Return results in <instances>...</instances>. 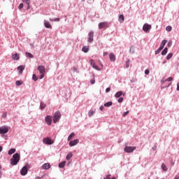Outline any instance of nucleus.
<instances>
[{
	"label": "nucleus",
	"mask_w": 179,
	"mask_h": 179,
	"mask_svg": "<svg viewBox=\"0 0 179 179\" xmlns=\"http://www.w3.org/2000/svg\"><path fill=\"white\" fill-rule=\"evenodd\" d=\"M113 106V103L111 101L107 102L104 104V107H111Z\"/></svg>",
	"instance_id": "30"
},
{
	"label": "nucleus",
	"mask_w": 179,
	"mask_h": 179,
	"mask_svg": "<svg viewBox=\"0 0 179 179\" xmlns=\"http://www.w3.org/2000/svg\"><path fill=\"white\" fill-rule=\"evenodd\" d=\"M172 44H173V41H169V43H168V47H171Z\"/></svg>",
	"instance_id": "43"
},
{
	"label": "nucleus",
	"mask_w": 179,
	"mask_h": 179,
	"mask_svg": "<svg viewBox=\"0 0 179 179\" xmlns=\"http://www.w3.org/2000/svg\"><path fill=\"white\" fill-rule=\"evenodd\" d=\"M22 8H23V3H20V5H19V6H18V9H22Z\"/></svg>",
	"instance_id": "44"
},
{
	"label": "nucleus",
	"mask_w": 179,
	"mask_h": 179,
	"mask_svg": "<svg viewBox=\"0 0 179 179\" xmlns=\"http://www.w3.org/2000/svg\"><path fill=\"white\" fill-rule=\"evenodd\" d=\"M0 169H1V166H0Z\"/></svg>",
	"instance_id": "62"
},
{
	"label": "nucleus",
	"mask_w": 179,
	"mask_h": 179,
	"mask_svg": "<svg viewBox=\"0 0 179 179\" xmlns=\"http://www.w3.org/2000/svg\"><path fill=\"white\" fill-rule=\"evenodd\" d=\"M59 20H60L59 17H57L54 20V22H59Z\"/></svg>",
	"instance_id": "47"
},
{
	"label": "nucleus",
	"mask_w": 179,
	"mask_h": 179,
	"mask_svg": "<svg viewBox=\"0 0 179 179\" xmlns=\"http://www.w3.org/2000/svg\"><path fill=\"white\" fill-rule=\"evenodd\" d=\"M95 82H96V80H95L94 79H92V80H91L92 85H94Z\"/></svg>",
	"instance_id": "48"
},
{
	"label": "nucleus",
	"mask_w": 179,
	"mask_h": 179,
	"mask_svg": "<svg viewBox=\"0 0 179 179\" xmlns=\"http://www.w3.org/2000/svg\"><path fill=\"white\" fill-rule=\"evenodd\" d=\"M177 90L179 91V82L177 83Z\"/></svg>",
	"instance_id": "51"
},
{
	"label": "nucleus",
	"mask_w": 179,
	"mask_h": 179,
	"mask_svg": "<svg viewBox=\"0 0 179 179\" xmlns=\"http://www.w3.org/2000/svg\"><path fill=\"white\" fill-rule=\"evenodd\" d=\"M25 55L26 57H28L29 58H34V55H33L30 52H25Z\"/></svg>",
	"instance_id": "25"
},
{
	"label": "nucleus",
	"mask_w": 179,
	"mask_h": 179,
	"mask_svg": "<svg viewBox=\"0 0 179 179\" xmlns=\"http://www.w3.org/2000/svg\"><path fill=\"white\" fill-rule=\"evenodd\" d=\"M90 62L91 66H92L94 69H96V71H100V69H99V66L96 65V63L94 62V60L93 59H91L90 60Z\"/></svg>",
	"instance_id": "10"
},
{
	"label": "nucleus",
	"mask_w": 179,
	"mask_h": 179,
	"mask_svg": "<svg viewBox=\"0 0 179 179\" xmlns=\"http://www.w3.org/2000/svg\"><path fill=\"white\" fill-rule=\"evenodd\" d=\"M166 31H171L172 28H171V26H167V27H166Z\"/></svg>",
	"instance_id": "37"
},
{
	"label": "nucleus",
	"mask_w": 179,
	"mask_h": 179,
	"mask_svg": "<svg viewBox=\"0 0 179 179\" xmlns=\"http://www.w3.org/2000/svg\"><path fill=\"white\" fill-rule=\"evenodd\" d=\"M35 179H41V178L40 176H36Z\"/></svg>",
	"instance_id": "54"
},
{
	"label": "nucleus",
	"mask_w": 179,
	"mask_h": 179,
	"mask_svg": "<svg viewBox=\"0 0 179 179\" xmlns=\"http://www.w3.org/2000/svg\"><path fill=\"white\" fill-rule=\"evenodd\" d=\"M65 164H66V162L63 161L59 164V167L60 169H64L65 167Z\"/></svg>",
	"instance_id": "20"
},
{
	"label": "nucleus",
	"mask_w": 179,
	"mask_h": 179,
	"mask_svg": "<svg viewBox=\"0 0 179 179\" xmlns=\"http://www.w3.org/2000/svg\"><path fill=\"white\" fill-rule=\"evenodd\" d=\"M0 152H2V147L0 146Z\"/></svg>",
	"instance_id": "58"
},
{
	"label": "nucleus",
	"mask_w": 179,
	"mask_h": 179,
	"mask_svg": "<svg viewBox=\"0 0 179 179\" xmlns=\"http://www.w3.org/2000/svg\"><path fill=\"white\" fill-rule=\"evenodd\" d=\"M3 117H4V118H5V117H6V115H3Z\"/></svg>",
	"instance_id": "60"
},
{
	"label": "nucleus",
	"mask_w": 179,
	"mask_h": 179,
	"mask_svg": "<svg viewBox=\"0 0 179 179\" xmlns=\"http://www.w3.org/2000/svg\"><path fill=\"white\" fill-rule=\"evenodd\" d=\"M44 26L46 29H52V25L47 20H44Z\"/></svg>",
	"instance_id": "13"
},
{
	"label": "nucleus",
	"mask_w": 179,
	"mask_h": 179,
	"mask_svg": "<svg viewBox=\"0 0 179 179\" xmlns=\"http://www.w3.org/2000/svg\"><path fill=\"white\" fill-rule=\"evenodd\" d=\"M32 78L34 82H37V80H38V78H37V76H36V74H33Z\"/></svg>",
	"instance_id": "35"
},
{
	"label": "nucleus",
	"mask_w": 179,
	"mask_h": 179,
	"mask_svg": "<svg viewBox=\"0 0 179 179\" xmlns=\"http://www.w3.org/2000/svg\"><path fill=\"white\" fill-rule=\"evenodd\" d=\"M38 71L41 76H39V79H43L45 76V67L44 66H38Z\"/></svg>",
	"instance_id": "2"
},
{
	"label": "nucleus",
	"mask_w": 179,
	"mask_h": 179,
	"mask_svg": "<svg viewBox=\"0 0 179 179\" xmlns=\"http://www.w3.org/2000/svg\"><path fill=\"white\" fill-rule=\"evenodd\" d=\"M75 137V133H71L69 137H68V141H72V139Z\"/></svg>",
	"instance_id": "22"
},
{
	"label": "nucleus",
	"mask_w": 179,
	"mask_h": 179,
	"mask_svg": "<svg viewBox=\"0 0 179 179\" xmlns=\"http://www.w3.org/2000/svg\"><path fill=\"white\" fill-rule=\"evenodd\" d=\"M122 101H124V98L120 97L118 99V103H122Z\"/></svg>",
	"instance_id": "42"
},
{
	"label": "nucleus",
	"mask_w": 179,
	"mask_h": 179,
	"mask_svg": "<svg viewBox=\"0 0 179 179\" xmlns=\"http://www.w3.org/2000/svg\"><path fill=\"white\" fill-rule=\"evenodd\" d=\"M29 171V169H27V165L24 166L20 171L21 176H26Z\"/></svg>",
	"instance_id": "11"
},
{
	"label": "nucleus",
	"mask_w": 179,
	"mask_h": 179,
	"mask_svg": "<svg viewBox=\"0 0 179 179\" xmlns=\"http://www.w3.org/2000/svg\"><path fill=\"white\" fill-rule=\"evenodd\" d=\"M41 110H44V108H45V107H47V104L44 103L43 102H41Z\"/></svg>",
	"instance_id": "27"
},
{
	"label": "nucleus",
	"mask_w": 179,
	"mask_h": 179,
	"mask_svg": "<svg viewBox=\"0 0 179 179\" xmlns=\"http://www.w3.org/2000/svg\"><path fill=\"white\" fill-rule=\"evenodd\" d=\"M8 131H9V129L6 126H3L0 127V134H8Z\"/></svg>",
	"instance_id": "7"
},
{
	"label": "nucleus",
	"mask_w": 179,
	"mask_h": 179,
	"mask_svg": "<svg viewBox=\"0 0 179 179\" xmlns=\"http://www.w3.org/2000/svg\"><path fill=\"white\" fill-rule=\"evenodd\" d=\"M145 75H149V70H148V69H146V70L145 71Z\"/></svg>",
	"instance_id": "46"
},
{
	"label": "nucleus",
	"mask_w": 179,
	"mask_h": 179,
	"mask_svg": "<svg viewBox=\"0 0 179 179\" xmlns=\"http://www.w3.org/2000/svg\"><path fill=\"white\" fill-rule=\"evenodd\" d=\"M171 85V83L168 85V87Z\"/></svg>",
	"instance_id": "59"
},
{
	"label": "nucleus",
	"mask_w": 179,
	"mask_h": 179,
	"mask_svg": "<svg viewBox=\"0 0 179 179\" xmlns=\"http://www.w3.org/2000/svg\"><path fill=\"white\" fill-rule=\"evenodd\" d=\"M108 54V52H103V57H106V55H107Z\"/></svg>",
	"instance_id": "52"
},
{
	"label": "nucleus",
	"mask_w": 179,
	"mask_h": 179,
	"mask_svg": "<svg viewBox=\"0 0 179 179\" xmlns=\"http://www.w3.org/2000/svg\"><path fill=\"white\" fill-rule=\"evenodd\" d=\"M43 143H45V145H52V143H54V141H52V140H51V138H43Z\"/></svg>",
	"instance_id": "12"
},
{
	"label": "nucleus",
	"mask_w": 179,
	"mask_h": 179,
	"mask_svg": "<svg viewBox=\"0 0 179 179\" xmlns=\"http://www.w3.org/2000/svg\"><path fill=\"white\" fill-rule=\"evenodd\" d=\"M17 71H19V73H23V71H24V66H19L17 67Z\"/></svg>",
	"instance_id": "18"
},
{
	"label": "nucleus",
	"mask_w": 179,
	"mask_h": 179,
	"mask_svg": "<svg viewBox=\"0 0 179 179\" xmlns=\"http://www.w3.org/2000/svg\"><path fill=\"white\" fill-rule=\"evenodd\" d=\"M72 156H73L72 152H69L66 157V160H71V159H72Z\"/></svg>",
	"instance_id": "23"
},
{
	"label": "nucleus",
	"mask_w": 179,
	"mask_h": 179,
	"mask_svg": "<svg viewBox=\"0 0 179 179\" xmlns=\"http://www.w3.org/2000/svg\"><path fill=\"white\" fill-rule=\"evenodd\" d=\"M15 152H16V149H15V148H11V149L8 151V155H13V153H15Z\"/></svg>",
	"instance_id": "28"
},
{
	"label": "nucleus",
	"mask_w": 179,
	"mask_h": 179,
	"mask_svg": "<svg viewBox=\"0 0 179 179\" xmlns=\"http://www.w3.org/2000/svg\"><path fill=\"white\" fill-rule=\"evenodd\" d=\"M110 90H111V88L108 87V88H106V93H108V92H110Z\"/></svg>",
	"instance_id": "45"
},
{
	"label": "nucleus",
	"mask_w": 179,
	"mask_h": 179,
	"mask_svg": "<svg viewBox=\"0 0 179 179\" xmlns=\"http://www.w3.org/2000/svg\"><path fill=\"white\" fill-rule=\"evenodd\" d=\"M79 143V140L78 139H76L74 141H71L69 143V146L72 147V146H75L76 145H78Z\"/></svg>",
	"instance_id": "14"
},
{
	"label": "nucleus",
	"mask_w": 179,
	"mask_h": 179,
	"mask_svg": "<svg viewBox=\"0 0 179 179\" xmlns=\"http://www.w3.org/2000/svg\"><path fill=\"white\" fill-rule=\"evenodd\" d=\"M3 117H4V118H5V117H6V115H3Z\"/></svg>",
	"instance_id": "61"
},
{
	"label": "nucleus",
	"mask_w": 179,
	"mask_h": 179,
	"mask_svg": "<svg viewBox=\"0 0 179 179\" xmlns=\"http://www.w3.org/2000/svg\"><path fill=\"white\" fill-rule=\"evenodd\" d=\"M167 51H169V48H165L162 52V55H166V54H167Z\"/></svg>",
	"instance_id": "29"
},
{
	"label": "nucleus",
	"mask_w": 179,
	"mask_h": 179,
	"mask_svg": "<svg viewBox=\"0 0 179 179\" xmlns=\"http://www.w3.org/2000/svg\"><path fill=\"white\" fill-rule=\"evenodd\" d=\"M15 85H16L17 86H20L21 85H23V81L17 80V81L15 82Z\"/></svg>",
	"instance_id": "33"
},
{
	"label": "nucleus",
	"mask_w": 179,
	"mask_h": 179,
	"mask_svg": "<svg viewBox=\"0 0 179 179\" xmlns=\"http://www.w3.org/2000/svg\"><path fill=\"white\" fill-rule=\"evenodd\" d=\"M152 29V25L148 24H145L143 27V31H145V33H149Z\"/></svg>",
	"instance_id": "6"
},
{
	"label": "nucleus",
	"mask_w": 179,
	"mask_h": 179,
	"mask_svg": "<svg viewBox=\"0 0 179 179\" xmlns=\"http://www.w3.org/2000/svg\"><path fill=\"white\" fill-rule=\"evenodd\" d=\"M171 80H173V77H169L165 80V82H171Z\"/></svg>",
	"instance_id": "41"
},
{
	"label": "nucleus",
	"mask_w": 179,
	"mask_h": 179,
	"mask_svg": "<svg viewBox=\"0 0 179 179\" xmlns=\"http://www.w3.org/2000/svg\"><path fill=\"white\" fill-rule=\"evenodd\" d=\"M108 27V22H102L99 24V29H106Z\"/></svg>",
	"instance_id": "8"
},
{
	"label": "nucleus",
	"mask_w": 179,
	"mask_h": 179,
	"mask_svg": "<svg viewBox=\"0 0 179 179\" xmlns=\"http://www.w3.org/2000/svg\"><path fill=\"white\" fill-rule=\"evenodd\" d=\"M27 10H29V9H30V4H29V5H28V6H27Z\"/></svg>",
	"instance_id": "55"
},
{
	"label": "nucleus",
	"mask_w": 179,
	"mask_h": 179,
	"mask_svg": "<svg viewBox=\"0 0 179 179\" xmlns=\"http://www.w3.org/2000/svg\"><path fill=\"white\" fill-rule=\"evenodd\" d=\"M82 51H83V52H87L89 51V47L84 46L82 49Z\"/></svg>",
	"instance_id": "31"
},
{
	"label": "nucleus",
	"mask_w": 179,
	"mask_h": 179,
	"mask_svg": "<svg viewBox=\"0 0 179 179\" xmlns=\"http://www.w3.org/2000/svg\"><path fill=\"white\" fill-rule=\"evenodd\" d=\"M125 20V17H124V15H120L119 16V22L120 23H124V20Z\"/></svg>",
	"instance_id": "21"
},
{
	"label": "nucleus",
	"mask_w": 179,
	"mask_h": 179,
	"mask_svg": "<svg viewBox=\"0 0 179 179\" xmlns=\"http://www.w3.org/2000/svg\"><path fill=\"white\" fill-rule=\"evenodd\" d=\"M0 177H2V171H0Z\"/></svg>",
	"instance_id": "56"
},
{
	"label": "nucleus",
	"mask_w": 179,
	"mask_h": 179,
	"mask_svg": "<svg viewBox=\"0 0 179 179\" xmlns=\"http://www.w3.org/2000/svg\"><path fill=\"white\" fill-rule=\"evenodd\" d=\"M131 62V60L128 59L127 62H126V68H129V64Z\"/></svg>",
	"instance_id": "36"
},
{
	"label": "nucleus",
	"mask_w": 179,
	"mask_h": 179,
	"mask_svg": "<svg viewBox=\"0 0 179 179\" xmlns=\"http://www.w3.org/2000/svg\"><path fill=\"white\" fill-rule=\"evenodd\" d=\"M94 113H96V110H90L88 112L89 117H92V115H93V114H94Z\"/></svg>",
	"instance_id": "26"
},
{
	"label": "nucleus",
	"mask_w": 179,
	"mask_h": 179,
	"mask_svg": "<svg viewBox=\"0 0 179 179\" xmlns=\"http://www.w3.org/2000/svg\"><path fill=\"white\" fill-rule=\"evenodd\" d=\"M156 149H157V147L156 145H155L154 147H152V150H156Z\"/></svg>",
	"instance_id": "50"
},
{
	"label": "nucleus",
	"mask_w": 179,
	"mask_h": 179,
	"mask_svg": "<svg viewBox=\"0 0 179 179\" xmlns=\"http://www.w3.org/2000/svg\"><path fill=\"white\" fill-rule=\"evenodd\" d=\"M162 51V49L159 48L156 51H155V55H157Z\"/></svg>",
	"instance_id": "39"
},
{
	"label": "nucleus",
	"mask_w": 179,
	"mask_h": 179,
	"mask_svg": "<svg viewBox=\"0 0 179 179\" xmlns=\"http://www.w3.org/2000/svg\"><path fill=\"white\" fill-rule=\"evenodd\" d=\"M60 118H61V113H59V112L55 113V114L53 115V122L55 124H57V122H58V121H59Z\"/></svg>",
	"instance_id": "3"
},
{
	"label": "nucleus",
	"mask_w": 179,
	"mask_h": 179,
	"mask_svg": "<svg viewBox=\"0 0 179 179\" xmlns=\"http://www.w3.org/2000/svg\"><path fill=\"white\" fill-rule=\"evenodd\" d=\"M100 110H101V111H103L104 110V106H101L100 107Z\"/></svg>",
	"instance_id": "49"
},
{
	"label": "nucleus",
	"mask_w": 179,
	"mask_h": 179,
	"mask_svg": "<svg viewBox=\"0 0 179 179\" xmlns=\"http://www.w3.org/2000/svg\"><path fill=\"white\" fill-rule=\"evenodd\" d=\"M50 22H54V19L50 18Z\"/></svg>",
	"instance_id": "57"
},
{
	"label": "nucleus",
	"mask_w": 179,
	"mask_h": 179,
	"mask_svg": "<svg viewBox=\"0 0 179 179\" xmlns=\"http://www.w3.org/2000/svg\"><path fill=\"white\" fill-rule=\"evenodd\" d=\"M109 58L111 62H114L115 61V55L114 53H110Z\"/></svg>",
	"instance_id": "16"
},
{
	"label": "nucleus",
	"mask_w": 179,
	"mask_h": 179,
	"mask_svg": "<svg viewBox=\"0 0 179 179\" xmlns=\"http://www.w3.org/2000/svg\"><path fill=\"white\" fill-rule=\"evenodd\" d=\"M51 167L50 163H45L42 166L43 170H48Z\"/></svg>",
	"instance_id": "15"
},
{
	"label": "nucleus",
	"mask_w": 179,
	"mask_h": 179,
	"mask_svg": "<svg viewBox=\"0 0 179 179\" xmlns=\"http://www.w3.org/2000/svg\"><path fill=\"white\" fill-rule=\"evenodd\" d=\"M94 37V31H90V33L88 34V38H87L88 43H93Z\"/></svg>",
	"instance_id": "5"
},
{
	"label": "nucleus",
	"mask_w": 179,
	"mask_h": 179,
	"mask_svg": "<svg viewBox=\"0 0 179 179\" xmlns=\"http://www.w3.org/2000/svg\"><path fill=\"white\" fill-rule=\"evenodd\" d=\"M136 150V147H134V146H126L124 149L126 153H132V152H134V150Z\"/></svg>",
	"instance_id": "4"
},
{
	"label": "nucleus",
	"mask_w": 179,
	"mask_h": 179,
	"mask_svg": "<svg viewBox=\"0 0 179 179\" xmlns=\"http://www.w3.org/2000/svg\"><path fill=\"white\" fill-rule=\"evenodd\" d=\"M122 94H124L122 91H119L115 94V96L116 97V99H119V97L122 96Z\"/></svg>",
	"instance_id": "19"
},
{
	"label": "nucleus",
	"mask_w": 179,
	"mask_h": 179,
	"mask_svg": "<svg viewBox=\"0 0 179 179\" xmlns=\"http://www.w3.org/2000/svg\"><path fill=\"white\" fill-rule=\"evenodd\" d=\"M22 2H25L27 5H30V0H22Z\"/></svg>",
	"instance_id": "40"
},
{
	"label": "nucleus",
	"mask_w": 179,
	"mask_h": 179,
	"mask_svg": "<svg viewBox=\"0 0 179 179\" xmlns=\"http://www.w3.org/2000/svg\"><path fill=\"white\" fill-rule=\"evenodd\" d=\"M128 114H129V110H127V112H124L122 114V117H127V115H128Z\"/></svg>",
	"instance_id": "38"
},
{
	"label": "nucleus",
	"mask_w": 179,
	"mask_h": 179,
	"mask_svg": "<svg viewBox=\"0 0 179 179\" xmlns=\"http://www.w3.org/2000/svg\"><path fill=\"white\" fill-rule=\"evenodd\" d=\"M45 122H46L48 125H51V124L52 123V116H46V117L45 118Z\"/></svg>",
	"instance_id": "9"
},
{
	"label": "nucleus",
	"mask_w": 179,
	"mask_h": 179,
	"mask_svg": "<svg viewBox=\"0 0 179 179\" xmlns=\"http://www.w3.org/2000/svg\"><path fill=\"white\" fill-rule=\"evenodd\" d=\"M20 57L19 55L15 53L13 55V59H14V61H17L19 59Z\"/></svg>",
	"instance_id": "24"
},
{
	"label": "nucleus",
	"mask_w": 179,
	"mask_h": 179,
	"mask_svg": "<svg viewBox=\"0 0 179 179\" xmlns=\"http://www.w3.org/2000/svg\"><path fill=\"white\" fill-rule=\"evenodd\" d=\"M162 170L164 171H167V166H166V164H162Z\"/></svg>",
	"instance_id": "34"
},
{
	"label": "nucleus",
	"mask_w": 179,
	"mask_h": 179,
	"mask_svg": "<svg viewBox=\"0 0 179 179\" xmlns=\"http://www.w3.org/2000/svg\"><path fill=\"white\" fill-rule=\"evenodd\" d=\"M171 58H173V53L168 54L166 56V59L169 61V59H171Z\"/></svg>",
	"instance_id": "32"
},
{
	"label": "nucleus",
	"mask_w": 179,
	"mask_h": 179,
	"mask_svg": "<svg viewBox=\"0 0 179 179\" xmlns=\"http://www.w3.org/2000/svg\"><path fill=\"white\" fill-rule=\"evenodd\" d=\"M166 43H167V41L166 40H163L161 43V45H160L159 48L161 50H163V48H164V45H166Z\"/></svg>",
	"instance_id": "17"
},
{
	"label": "nucleus",
	"mask_w": 179,
	"mask_h": 179,
	"mask_svg": "<svg viewBox=\"0 0 179 179\" xmlns=\"http://www.w3.org/2000/svg\"><path fill=\"white\" fill-rule=\"evenodd\" d=\"M20 160V155L19 153H15L13 155V157L10 159L11 166H16L19 161Z\"/></svg>",
	"instance_id": "1"
},
{
	"label": "nucleus",
	"mask_w": 179,
	"mask_h": 179,
	"mask_svg": "<svg viewBox=\"0 0 179 179\" xmlns=\"http://www.w3.org/2000/svg\"><path fill=\"white\" fill-rule=\"evenodd\" d=\"M111 177V175H108L107 176H106V178L107 179H110V178Z\"/></svg>",
	"instance_id": "53"
}]
</instances>
